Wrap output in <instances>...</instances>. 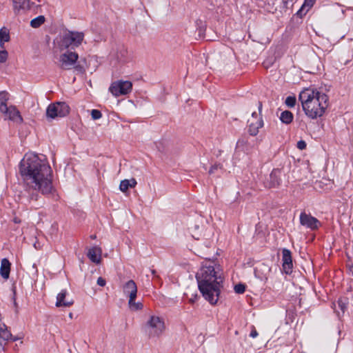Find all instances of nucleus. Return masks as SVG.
I'll use <instances>...</instances> for the list:
<instances>
[{
	"label": "nucleus",
	"mask_w": 353,
	"mask_h": 353,
	"mask_svg": "<svg viewBox=\"0 0 353 353\" xmlns=\"http://www.w3.org/2000/svg\"><path fill=\"white\" fill-rule=\"evenodd\" d=\"M262 103L259 102V113L254 112L252 114V118L248 119L249 132L252 136L258 134L259 130L263 126V121L261 117Z\"/></svg>",
	"instance_id": "7"
},
{
	"label": "nucleus",
	"mask_w": 353,
	"mask_h": 353,
	"mask_svg": "<svg viewBox=\"0 0 353 353\" xmlns=\"http://www.w3.org/2000/svg\"><path fill=\"white\" fill-rule=\"evenodd\" d=\"M84 38V33L82 32L68 31L60 37L57 40V45L61 50L71 48L79 47Z\"/></svg>",
	"instance_id": "4"
},
{
	"label": "nucleus",
	"mask_w": 353,
	"mask_h": 353,
	"mask_svg": "<svg viewBox=\"0 0 353 353\" xmlns=\"http://www.w3.org/2000/svg\"><path fill=\"white\" fill-rule=\"evenodd\" d=\"M101 248L95 246L89 249L87 256L92 262L99 264L101 260Z\"/></svg>",
	"instance_id": "15"
},
{
	"label": "nucleus",
	"mask_w": 353,
	"mask_h": 353,
	"mask_svg": "<svg viewBox=\"0 0 353 353\" xmlns=\"http://www.w3.org/2000/svg\"><path fill=\"white\" fill-rule=\"evenodd\" d=\"M9 99V94L6 91H2L0 92V110L1 111H7L8 106L6 102Z\"/></svg>",
	"instance_id": "21"
},
{
	"label": "nucleus",
	"mask_w": 353,
	"mask_h": 353,
	"mask_svg": "<svg viewBox=\"0 0 353 353\" xmlns=\"http://www.w3.org/2000/svg\"><path fill=\"white\" fill-rule=\"evenodd\" d=\"M79 59L77 53L71 51H67L60 55L59 67L63 70H70L77 63Z\"/></svg>",
	"instance_id": "9"
},
{
	"label": "nucleus",
	"mask_w": 353,
	"mask_h": 353,
	"mask_svg": "<svg viewBox=\"0 0 353 353\" xmlns=\"http://www.w3.org/2000/svg\"><path fill=\"white\" fill-rule=\"evenodd\" d=\"M91 117H92V119L97 120V119H99L102 117V114L98 110H92L91 111Z\"/></svg>",
	"instance_id": "29"
},
{
	"label": "nucleus",
	"mask_w": 353,
	"mask_h": 353,
	"mask_svg": "<svg viewBox=\"0 0 353 353\" xmlns=\"http://www.w3.org/2000/svg\"><path fill=\"white\" fill-rule=\"evenodd\" d=\"M282 261L283 270L287 274H290L292 272L293 263L291 252L286 248L282 250Z\"/></svg>",
	"instance_id": "11"
},
{
	"label": "nucleus",
	"mask_w": 353,
	"mask_h": 353,
	"mask_svg": "<svg viewBox=\"0 0 353 353\" xmlns=\"http://www.w3.org/2000/svg\"><path fill=\"white\" fill-rule=\"evenodd\" d=\"M132 89V82L122 80L113 82L109 88L110 92L115 97L128 94Z\"/></svg>",
	"instance_id": "8"
},
{
	"label": "nucleus",
	"mask_w": 353,
	"mask_h": 353,
	"mask_svg": "<svg viewBox=\"0 0 353 353\" xmlns=\"http://www.w3.org/2000/svg\"><path fill=\"white\" fill-rule=\"evenodd\" d=\"M68 292L66 290H62L57 296L55 305L59 307H70L74 304L72 299L66 298Z\"/></svg>",
	"instance_id": "12"
},
{
	"label": "nucleus",
	"mask_w": 353,
	"mask_h": 353,
	"mask_svg": "<svg viewBox=\"0 0 353 353\" xmlns=\"http://www.w3.org/2000/svg\"><path fill=\"white\" fill-rule=\"evenodd\" d=\"M250 336L251 337H252V338H255V337H256L258 336V332H257V331L256 330V329L254 328V326H252V331L250 332Z\"/></svg>",
	"instance_id": "36"
},
{
	"label": "nucleus",
	"mask_w": 353,
	"mask_h": 353,
	"mask_svg": "<svg viewBox=\"0 0 353 353\" xmlns=\"http://www.w3.org/2000/svg\"><path fill=\"white\" fill-rule=\"evenodd\" d=\"M299 99L305 114L312 119L322 117L328 107V96L316 89L303 90L300 92Z\"/></svg>",
	"instance_id": "3"
},
{
	"label": "nucleus",
	"mask_w": 353,
	"mask_h": 353,
	"mask_svg": "<svg viewBox=\"0 0 353 353\" xmlns=\"http://www.w3.org/2000/svg\"><path fill=\"white\" fill-rule=\"evenodd\" d=\"M8 59V52L6 50L0 51V63H5Z\"/></svg>",
	"instance_id": "30"
},
{
	"label": "nucleus",
	"mask_w": 353,
	"mask_h": 353,
	"mask_svg": "<svg viewBox=\"0 0 353 353\" xmlns=\"http://www.w3.org/2000/svg\"><path fill=\"white\" fill-rule=\"evenodd\" d=\"M292 0H282V3L283 4V8H287L288 6V3L292 1Z\"/></svg>",
	"instance_id": "40"
},
{
	"label": "nucleus",
	"mask_w": 353,
	"mask_h": 353,
	"mask_svg": "<svg viewBox=\"0 0 353 353\" xmlns=\"http://www.w3.org/2000/svg\"><path fill=\"white\" fill-rule=\"evenodd\" d=\"M70 106L65 102H55L50 104L46 110V116L50 119L64 117L70 112Z\"/></svg>",
	"instance_id": "6"
},
{
	"label": "nucleus",
	"mask_w": 353,
	"mask_h": 353,
	"mask_svg": "<svg viewBox=\"0 0 353 353\" xmlns=\"http://www.w3.org/2000/svg\"><path fill=\"white\" fill-rule=\"evenodd\" d=\"M245 290V287L243 284H237L234 286V291L237 294H243Z\"/></svg>",
	"instance_id": "28"
},
{
	"label": "nucleus",
	"mask_w": 353,
	"mask_h": 353,
	"mask_svg": "<svg viewBox=\"0 0 353 353\" xmlns=\"http://www.w3.org/2000/svg\"><path fill=\"white\" fill-rule=\"evenodd\" d=\"M11 263L4 258L1 261L0 274L4 279H8L10 276Z\"/></svg>",
	"instance_id": "17"
},
{
	"label": "nucleus",
	"mask_w": 353,
	"mask_h": 353,
	"mask_svg": "<svg viewBox=\"0 0 353 353\" xmlns=\"http://www.w3.org/2000/svg\"><path fill=\"white\" fill-rule=\"evenodd\" d=\"M300 223L302 225L305 226L312 230H316L320 225L319 221L305 212H301L300 214Z\"/></svg>",
	"instance_id": "10"
},
{
	"label": "nucleus",
	"mask_w": 353,
	"mask_h": 353,
	"mask_svg": "<svg viewBox=\"0 0 353 353\" xmlns=\"http://www.w3.org/2000/svg\"><path fill=\"white\" fill-rule=\"evenodd\" d=\"M244 143V141L243 140H239L236 143V147L237 148H239L241 147V145H243Z\"/></svg>",
	"instance_id": "41"
},
{
	"label": "nucleus",
	"mask_w": 353,
	"mask_h": 353,
	"mask_svg": "<svg viewBox=\"0 0 353 353\" xmlns=\"http://www.w3.org/2000/svg\"><path fill=\"white\" fill-rule=\"evenodd\" d=\"M164 330V321L157 316H151L145 324V331L150 337L159 336Z\"/></svg>",
	"instance_id": "5"
},
{
	"label": "nucleus",
	"mask_w": 353,
	"mask_h": 353,
	"mask_svg": "<svg viewBox=\"0 0 353 353\" xmlns=\"http://www.w3.org/2000/svg\"><path fill=\"white\" fill-rule=\"evenodd\" d=\"M1 112L8 114V116L10 120H12L17 123H21L23 121V119L20 114L19 111L15 107H13V106H11L10 108L8 107L7 111H1Z\"/></svg>",
	"instance_id": "16"
},
{
	"label": "nucleus",
	"mask_w": 353,
	"mask_h": 353,
	"mask_svg": "<svg viewBox=\"0 0 353 353\" xmlns=\"http://www.w3.org/2000/svg\"><path fill=\"white\" fill-rule=\"evenodd\" d=\"M74 68L75 70L79 72V73H83L85 72V69L83 66H81L80 64H74V65L72 67Z\"/></svg>",
	"instance_id": "32"
},
{
	"label": "nucleus",
	"mask_w": 353,
	"mask_h": 353,
	"mask_svg": "<svg viewBox=\"0 0 353 353\" xmlns=\"http://www.w3.org/2000/svg\"><path fill=\"white\" fill-rule=\"evenodd\" d=\"M223 167L220 163H215L214 165H212L209 170L210 174H213L216 172L218 170H222Z\"/></svg>",
	"instance_id": "27"
},
{
	"label": "nucleus",
	"mask_w": 353,
	"mask_h": 353,
	"mask_svg": "<svg viewBox=\"0 0 353 353\" xmlns=\"http://www.w3.org/2000/svg\"><path fill=\"white\" fill-rule=\"evenodd\" d=\"M12 337V334L5 324L0 325V339L2 341H0V345H3L6 344V341L10 340Z\"/></svg>",
	"instance_id": "19"
},
{
	"label": "nucleus",
	"mask_w": 353,
	"mask_h": 353,
	"mask_svg": "<svg viewBox=\"0 0 353 353\" xmlns=\"http://www.w3.org/2000/svg\"><path fill=\"white\" fill-rule=\"evenodd\" d=\"M338 305L341 308L343 312H344L346 308V303L342 299H339L338 301Z\"/></svg>",
	"instance_id": "31"
},
{
	"label": "nucleus",
	"mask_w": 353,
	"mask_h": 353,
	"mask_svg": "<svg viewBox=\"0 0 353 353\" xmlns=\"http://www.w3.org/2000/svg\"><path fill=\"white\" fill-rule=\"evenodd\" d=\"M10 40V35L8 30L3 28L0 29V43L2 46L5 42H8Z\"/></svg>",
	"instance_id": "24"
},
{
	"label": "nucleus",
	"mask_w": 353,
	"mask_h": 353,
	"mask_svg": "<svg viewBox=\"0 0 353 353\" xmlns=\"http://www.w3.org/2000/svg\"><path fill=\"white\" fill-rule=\"evenodd\" d=\"M14 221L15 223H19V221L17 218H15V219H14Z\"/></svg>",
	"instance_id": "44"
},
{
	"label": "nucleus",
	"mask_w": 353,
	"mask_h": 353,
	"mask_svg": "<svg viewBox=\"0 0 353 353\" xmlns=\"http://www.w3.org/2000/svg\"><path fill=\"white\" fill-rule=\"evenodd\" d=\"M196 278L203 296L211 304L216 303L223 281L219 267L203 265L196 273Z\"/></svg>",
	"instance_id": "2"
},
{
	"label": "nucleus",
	"mask_w": 353,
	"mask_h": 353,
	"mask_svg": "<svg viewBox=\"0 0 353 353\" xmlns=\"http://www.w3.org/2000/svg\"><path fill=\"white\" fill-rule=\"evenodd\" d=\"M97 283L99 286H101V287L105 286V285L106 283L105 280L102 277H99Z\"/></svg>",
	"instance_id": "35"
},
{
	"label": "nucleus",
	"mask_w": 353,
	"mask_h": 353,
	"mask_svg": "<svg viewBox=\"0 0 353 353\" xmlns=\"http://www.w3.org/2000/svg\"><path fill=\"white\" fill-rule=\"evenodd\" d=\"M314 1L315 0H305V5L312 6L314 4Z\"/></svg>",
	"instance_id": "39"
},
{
	"label": "nucleus",
	"mask_w": 353,
	"mask_h": 353,
	"mask_svg": "<svg viewBox=\"0 0 353 353\" xmlns=\"http://www.w3.org/2000/svg\"><path fill=\"white\" fill-rule=\"evenodd\" d=\"M280 119L283 123L289 124L293 120V114L288 110L283 111L281 114Z\"/></svg>",
	"instance_id": "22"
},
{
	"label": "nucleus",
	"mask_w": 353,
	"mask_h": 353,
	"mask_svg": "<svg viewBox=\"0 0 353 353\" xmlns=\"http://www.w3.org/2000/svg\"><path fill=\"white\" fill-rule=\"evenodd\" d=\"M19 172L29 193V198L37 201L38 192L47 195L54 190L52 169L44 156L26 154L20 162Z\"/></svg>",
	"instance_id": "1"
},
{
	"label": "nucleus",
	"mask_w": 353,
	"mask_h": 353,
	"mask_svg": "<svg viewBox=\"0 0 353 353\" xmlns=\"http://www.w3.org/2000/svg\"><path fill=\"white\" fill-rule=\"evenodd\" d=\"M297 148L300 150H304L306 148V143L303 140L298 141Z\"/></svg>",
	"instance_id": "34"
},
{
	"label": "nucleus",
	"mask_w": 353,
	"mask_h": 353,
	"mask_svg": "<svg viewBox=\"0 0 353 353\" xmlns=\"http://www.w3.org/2000/svg\"><path fill=\"white\" fill-rule=\"evenodd\" d=\"M296 101V99L295 97L289 96L285 99V104L288 107L292 108L295 105Z\"/></svg>",
	"instance_id": "26"
},
{
	"label": "nucleus",
	"mask_w": 353,
	"mask_h": 353,
	"mask_svg": "<svg viewBox=\"0 0 353 353\" xmlns=\"http://www.w3.org/2000/svg\"><path fill=\"white\" fill-rule=\"evenodd\" d=\"M69 317H70V319H72V318H73V314H72V312H70V313L69 314Z\"/></svg>",
	"instance_id": "43"
},
{
	"label": "nucleus",
	"mask_w": 353,
	"mask_h": 353,
	"mask_svg": "<svg viewBox=\"0 0 353 353\" xmlns=\"http://www.w3.org/2000/svg\"><path fill=\"white\" fill-rule=\"evenodd\" d=\"M314 1L315 0H305V5L312 6L314 4Z\"/></svg>",
	"instance_id": "38"
},
{
	"label": "nucleus",
	"mask_w": 353,
	"mask_h": 353,
	"mask_svg": "<svg viewBox=\"0 0 353 353\" xmlns=\"http://www.w3.org/2000/svg\"><path fill=\"white\" fill-rule=\"evenodd\" d=\"M282 172L280 169H274L272 171L270 174V180L268 187L271 188H276L279 187L281 183V176Z\"/></svg>",
	"instance_id": "13"
},
{
	"label": "nucleus",
	"mask_w": 353,
	"mask_h": 353,
	"mask_svg": "<svg viewBox=\"0 0 353 353\" xmlns=\"http://www.w3.org/2000/svg\"><path fill=\"white\" fill-rule=\"evenodd\" d=\"M151 273L153 274V275H155L156 274V271L154 270H151Z\"/></svg>",
	"instance_id": "42"
},
{
	"label": "nucleus",
	"mask_w": 353,
	"mask_h": 353,
	"mask_svg": "<svg viewBox=\"0 0 353 353\" xmlns=\"http://www.w3.org/2000/svg\"><path fill=\"white\" fill-rule=\"evenodd\" d=\"M123 294L128 298L137 296V286L133 280L126 282L123 287Z\"/></svg>",
	"instance_id": "14"
},
{
	"label": "nucleus",
	"mask_w": 353,
	"mask_h": 353,
	"mask_svg": "<svg viewBox=\"0 0 353 353\" xmlns=\"http://www.w3.org/2000/svg\"><path fill=\"white\" fill-rule=\"evenodd\" d=\"M184 295L189 299V301L191 303H193L195 302V301L197 299L198 295L196 294H192L191 297H188V293H185Z\"/></svg>",
	"instance_id": "33"
},
{
	"label": "nucleus",
	"mask_w": 353,
	"mask_h": 353,
	"mask_svg": "<svg viewBox=\"0 0 353 353\" xmlns=\"http://www.w3.org/2000/svg\"><path fill=\"white\" fill-rule=\"evenodd\" d=\"M130 181V188H134L135 185H137V181L134 179H132L130 180H129Z\"/></svg>",
	"instance_id": "37"
},
{
	"label": "nucleus",
	"mask_w": 353,
	"mask_h": 353,
	"mask_svg": "<svg viewBox=\"0 0 353 353\" xmlns=\"http://www.w3.org/2000/svg\"><path fill=\"white\" fill-rule=\"evenodd\" d=\"M14 9L18 12L20 10H28L30 6V0H13Z\"/></svg>",
	"instance_id": "18"
},
{
	"label": "nucleus",
	"mask_w": 353,
	"mask_h": 353,
	"mask_svg": "<svg viewBox=\"0 0 353 353\" xmlns=\"http://www.w3.org/2000/svg\"><path fill=\"white\" fill-rule=\"evenodd\" d=\"M130 186V181L128 179H124L121 181L119 185V189L121 192H126Z\"/></svg>",
	"instance_id": "25"
},
{
	"label": "nucleus",
	"mask_w": 353,
	"mask_h": 353,
	"mask_svg": "<svg viewBox=\"0 0 353 353\" xmlns=\"http://www.w3.org/2000/svg\"><path fill=\"white\" fill-rule=\"evenodd\" d=\"M137 296L130 297L128 300V307L132 311H139L141 310L143 307V305L141 302H136Z\"/></svg>",
	"instance_id": "20"
},
{
	"label": "nucleus",
	"mask_w": 353,
	"mask_h": 353,
	"mask_svg": "<svg viewBox=\"0 0 353 353\" xmlns=\"http://www.w3.org/2000/svg\"><path fill=\"white\" fill-rule=\"evenodd\" d=\"M45 17L43 15L38 16L37 17L33 19L30 21L31 27L34 28H37L40 27L45 22Z\"/></svg>",
	"instance_id": "23"
}]
</instances>
